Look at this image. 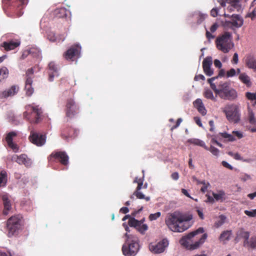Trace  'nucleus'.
<instances>
[{"mask_svg":"<svg viewBox=\"0 0 256 256\" xmlns=\"http://www.w3.org/2000/svg\"><path fill=\"white\" fill-rule=\"evenodd\" d=\"M192 218V214H182L176 212L170 214L166 218L165 222L168 228L172 231L182 232L190 226L189 222Z\"/></svg>","mask_w":256,"mask_h":256,"instance_id":"f257e3e1","label":"nucleus"},{"mask_svg":"<svg viewBox=\"0 0 256 256\" xmlns=\"http://www.w3.org/2000/svg\"><path fill=\"white\" fill-rule=\"evenodd\" d=\"M204 232V228L200 227L182 236L180 240V244L188 250H196L204 244L207 238L208 234L206 233L202 234L200 238L198 236V234Z\"/></svg>","mask_w":256,"mask_h":256,"instance_id":"f03ea898","label":"nucleus"},{"mask_svg":"<svg viewBox=\"0 0 256 256\" xmlns=\"http://www.w3.org/2000/svg\"><path fill=\"white\" fill-rule=\"evenodd\" d=\"M25 112L23 114L24 119L30 124H37L42 119V110L38 105L32 103L25 106Z\"/></svg>","mask_w":256,"mask_h":256,"instance_id":"7ed1b4c3","label":"nucleus"},{"mask_svg":"<svg viewBox=\"0 0 256 256\" xmlns=\"http://www.w3.org/2000/svg\"><path fill=\"white\" fill-rule=\"evenodd\" d=\"M125 236L126 240L122 247V253L126 256H134L140 248L138 238L136 235L127 233L125 234Z\"/></svg>","mask_w":256,"mask_h":256,"instance_id":"20e7f679","label":"nucleus"},{"mask_svg":"<svg viewBox=\"0 0 256 256\" xmlns=\"http://www.w3.org/2000/svg\"><path fill=\"white\" fill-rule=\"evenodd\" d=\"M232 39L231 33L228 32H224L222 34L218 36L216 40L217 48L224 53L228 52L234 46Z\"/></svg>","mask_w":256,"mask_h":256,"instance_id":"39448f33","label":"nucleus"},{"mask_svg":"<svg viewBox=\"0 0 256 256\" xmlns=\"http://www.w3.org/2000/svg\"><path fill=\"white\" fill-rule=\"evenodd\" d=\"M22 226V216L21 214H15L10 217L6 222L8 236L12 237L17 234Z\"/></svg>","mask_w":256,"mask_h":256,"instance_id":"423d86ee","label":"nucleus"},{"mask_svg":"<svg viewBox=\"0 0 256 256\" xmlns=\"http://www.w3.org/2000/svg\"><path fill=\"white\" fill-rule=\"evenodd\" d=\"M222 111L230 122L237 123L240 120V110L237 105L234 104L227 105Z\"/></svg>","mask_w":256,"mask_h":256,"instance_id":"0eeeda50","label":"nucleus"},{"mask_svg":"<svg viewBox=\"0 0 256 256\" xmlns=\"http://www.w3.org/2000/svg\"><path fill=\"white\" fill-rule=\"evenodd\" d=\"M50 162H60L64 166H67L68 164L69 157L65 152L54 151L48 158Z\"/></svg>","mask_w":256,"mask_h":256,"instance_id":"6e6552de","label":"nucleus"},{"mask_svg":"<svg viewBox=\"0 0 256 256\" xmlns=\"http://www.w3.org/2000/svg\"><path fill=\"white\" fill-rule=\"evenodd\" d=\"M65 111L66 117L72 118L79 113L80 107L73 98H69L66 100Z\"/></svg>","mask_w":256,"mask_h":256,"instance_id":"1a4fd4ad","label":"nucleus"},{"mask_svg":"<svg viewBox=\"0 0 256 256\" xmlns=\"http://www.w3.org/2000/svg\"><path fill=\"white\" fill-rule=\"evenodd\" d=\"M127 219H129L128 224L130 227H134L140 233L143 234L148 230V226L146 224H143L144 219L138 220L134 218L130 217L129 214L126 215L122 219V221H124Z\"/></svg>","mask_w":256,"mask_h":256,"instance_id":"9d476101","label":"nucleus"},{"mask_svg":"<svg viewBox=\"0 0 256 256\" xmlns=\"http://www.w3.org/2000/svg\"><path fill=\"white\" fill-rule=\"evenodd\" d=\"M81 47L78 44L71 46L63 54L64 58L70 61H74L80 56Z\"/></svg>","mask_w":256,"mask_h":256,"instance_id":"9b49d317","label":"nucleus"},{"mask_svg":"<svg viewBox=\"0 0 256 256\" xmlns=\"http://www.w3.org/2000/svg\"><path fill=\"white\" fill-rule=\"evenodd\" d=\"M4 8L10 10H20L24 8V6L28 2V0H2Z\"/></svg>","mask_w":256,"mask_h":256,"instance_id":"f8f14e48","label":"nucleus"},{"mask_svg":"<svg viewBox=\"0 0 256 256\" xmlns=\"http://www.w3.org/2000/svg\"><path fill=\"white\" fill-rule=\"evenodd\" d=\"M218 77H212L208 78V82L210 84L211 88L214 92L216 94H218L220 96V94H222V92H224L230 88V84L228 82H220L218 84L219 88H217L216 85L213 82Z\"/></svg>","mask_w":256,"mask_h":256,"instance_id":"ddd939ff","label":"nucleus"},{"mask_svg":"<svg viewBox=\"0 0 256 256\" xmlns=\"http://www.w3.org/2000/svg\"><path fill=\"white\" fill-rule=\"evenodd\" d=\"M244 24V20L238 14H234L231 16L230 20H226L224 22V26L232 28H240Z\"/></svg>","mask_w":256,"mask_h":256,"instance_id":"4468645a","label":"nucleus"},{"mask_svg":"<svg viewBox=\"0 0 256 256\" xmlns=\"http://www.w3.org/2000/svg\"><path fill=\"white\" fill-rule=\"evenodd\" d=\"M168 245V241L164 238L156 244H150L149 248L151 252L154 254H160L164 252Z\"/></svg>","mask_w":256,"mask_h":256,"instance_id":"2eb2a0df","label":"nucleus"},{"mask_svg":"<svg viewBox=\"0 0 256 256\" xmlns=\"http://www.w3.org/2000/svg\"><path fill=\"white\" fill-rule=\"evenodd\" d=\"M28 139L30 142L37 146H40L44 145L46 140V136L45 135L40 134L31 132Z\"/></svg>","mask_w":256,"mask_h":256,"instance_id":"dca6fc26","label":"nucleus"},{"mask_svg":"<svg viewBox=\"0 0 256 256\" xmlns=\"http://www.w3.org/2000/svg\"><path fill=\"white\" fill-rule=\"evenodd\" d=\"M18 132L16 131H12L8 133L5 140L8 147L12 148L14 152H16L18 150V146L17 144L13 142L14 138L16 137Z\"/></svg>","mask_w":256,"mask_h":256,"instance_id":"f3484780","label":"nucleus"},{"mask_svg":"<svg viewBox=\"0 0 256 256\" xmlns=\"http://www.w3.org/2000/svg\"><path fill=\"white\" fill-rule=\"evenodd\" d=\"M212 64V58L211 56L206 57L202 62V68L204 73L208 76L214 74V70L211 66Z\"/></svg>","mask_w":256,"mask_h":256,"instance_id":"a211bd4d","label":"nucleus"},{"mask_svg":"<svg viewBox=\"0 0 256 256\" xmlns=\"http://www.w3.org/2000/svg\"><path fill=\"white\" fill-rule=\"evenodd\" d=\"M12 162H15L19 164H24L26 166H29L31 165L32 162L25 154H22L20 156L14 154L11 158Z\"/></svg>","mask_w":256,"mask_h":256,"instance_id":"6ab92c4d","label":"nucleus"},{"mask_svg":"<svg viewBox=\"0 0 256 256\" xmlns=\"http://www.w3.org/2000/svg\"><path fill=\"white\" fill-rule=\"evenodd\" d=\"M48 80L52 82L56 76H58V68L57 65L53 62H52L48 64Z\"/></svg>","mask_w":256,"mask_h":256,"instance_id":"aec40b11","label":"nucleus"},{"mask_svg":"<svg viewBox=\"0 0 256 256\" xmlns=\"http://www.w3.org/2000/svg\"><path fill=\"white\" fill-rule=\"evenodd\" d=\"M77 136V130L69 126L64 128L62 131L61 136L64 139L68 138H74Z\"/></svg>","mask_w":256,"mask_h":256,"instance_id":"412c9836","label":"nucleus"},{"mask_svg":"<svg viewBox=\"0 0 256 256\" xmlns=\"http://www.w3.org/2000/svg\"><path fill=\"white\" fill-rule=\"evenodd\" d=\"M246 66L256 72V58L252 54H246L244 57Z\"/></svg>","mask_w":256,"mask_h":256,"instance_id":"4be33fe9","label":"nucleus"},{"mask_svg":"<svg viewBox=\"0 0 256 256\" xmlns=\"http://www.w3.org/2000/svg\"><path fill=\"white\" fill-rule=\"evenodd\" d=\"M219 96L223 99L232 100L236 98L237 92L234 88H229L220 94Z\"/></svg>","mask_w":256,"mask_h":256,"instance_id":"5701e85b","label":"nucleus"},{"mask_svg":"<svg viewBox=\"0 0 256 256\" xmlns=\"http://www.w3.org/2000/svg\"><path fill=\"white\" fill-rule=\"evenodd\" d=\"M20 41L16 40V41L10 40V42H4L0 44L1 47H3L4 50L6 51L14 50L20 45Z\"/></svg>","mask_w":256,"mask_h":256,"instance_id":"b1692460","label":"nucleus"},{"mask_svg":"<svg viewBox=\"0 0 256 256\" xmlns=\"http://www.w3.org/2000/svg\"><path fill=\"white\" fill-rule=\"evenodd\" d=\"M18 86H12L8 90L0 92V98H2L13 96L18 92Z\"/></svg>","mask_w":256,"mask_h":256,"instance_id":"393cba45","label":"nucleus"},{"mask_svg":"<svg viewBox=\"0 0 256 256\" xmlns=\"http://www.w3.org/2000/svg\"><path fill=\"white\" fill-rule=\"evenodd\" d=\"M226 2L230 4V6H228V10L231 12L236 10L239 12L241 9V4L240 0H226Z\"/></svg>","mask_w":256,"mask_h":256,"instance_id":"a878e982","label":"nucleus"},{"mask_svg":"<svg viewBox=\"0 0 256 256\" xmlns=\"http://www.w3.org/2000/svg\"><path fill=\"white\" fill-rule=\"evenodd\" d=\"M2 200L4 206V210H3V214L4 215H7L8 212L12 208V204L10 200L8 195L7 194H4L2 196Z\"/></svg>","mask_w":256,"mask_h":256,"instance_id":"bb28decb","label":"nucleus"},{"mask_svg":"<svg viewBox=\"0 0 256 256\" xmlns=\"http://www.w3.org/2000/svg\"><path fill=\"white\" fill-rule=\"evenodd\" d=\"M193 104L194 106L202 115L205 116L206 114V110L201 99L197 98Z\"/></svg>","mask_w":256,"mask_h":256,"instance_id":"cd10ccee","label":"nucleus"},{"mask_svg":"<svg viewBox=\"0 0 256 256\" xmlns=\"http://www.w3.org/2000/svg\"><path fill=\"white\" fill-rule=\"evenodd\" d=\"M32 80L30 78H26L25 82V90L26 95L28 96H31L34 92V89L32 87Z\"/></svg>","mask_w":256,"mask_h":256,"instance_id":"c85d7f7f","label":"nucleus"},{"mask_svg":"<svg viewBox=\"0 0 256 256\" xmlns=\"http://www.w3.org/2000/svg\"><path fill=\"white\" fill-rule=\"evenodd\" d=\"M238 236L244 239V246L248 242V240L250 237V232L244 231L243 228H240L237 232Z\"/></svg>","mask_w":256,"mask_h":256,"instance_id":"c756f323","label":"nucleus"},{"mask_svg":"<svg viewBox=\"0 0 256 256\" xmlns=\"http://www.w3.org/2000/svg\"><path fill=\"white\" fill-rule=\"evenodd\" d=\"M240 80L244 84L247 86H250L252 84L250 76L245 72L240 74L238 77Z\"/></svg>","mask_w":256,"mask_h":256,"instance_id":"7c9ffc66","label":"nucleus"},{"mask_svg":"<svg viewBox=\"0 0 256 256\" xmlns=\"http://www.w3.org/2000/svg\"><path fill=\"white\" fill-rule=\"evenodd\" d=\"M187 142L194 145L198 146L204 148V149H208V147L205 144V143L202 140L198 138H190L187 140Z\"/></svg>","mask_w":256,"mask_h":256,"instance_id":"2f4dec72","label":"nucleus"},{"mask_svg":"<svg viewBox=\"0 0 256 256\" xmlns=\"http://www.w3.org/2000/svg\"><path fill=\"white\" fill-rule=\"evenodd\" d=\"M67 10L64 8H56L54 14L58 18H62L67 16Z\"/></svg>","mask_w":256,"mask_h":256,"instance_id":"473e14b6","label":"nucleus"},{"mask_svg":"<svg viewBox=\"0 0 256 256\" xmlns=\"http://www.w3.org/2000/svg\"><path fill=\"white\" fill-rule=\"evenodd\" d=\"M232 234V230L224 231L220 235L219 239L221 241L228 240Z\"/></svg>","mask_w":256,"mask_h":256,"instance_id":"72a5a7b5","label":"nucleus"},{"mask_svg":"<svg viewBox=\"0 0 256 256\" xmlns=\"http://www.w3.org/2000/svg\"><path fill=\"white\" fill-rule=\"evenodd\" d=\"M244 246L248 248L256 249V236H252L250 240H248L246 246Z\"/></svg>","mask_w":256,"mask_h":256,"instance_id":"f704fd0d","label":"nucleus"},{"mask_svg":"<svg viewBox=\"0 0 256 256\" xmlns=\"http://www.w3.org/2000/svg\"><path fill=\"white\" fill-rule=\"evenodd\" d=\"M7 173L5 170L0 172V187L6 186L7 182Z\"/></svg>","mask_w":256,"mask_h":256,"instance_id":"c9c22d12","label":"nucleus"},{"mask_svg":"<svg viewBox=\"0 0 256 256\" xmlns=\"http://www.w3.org/2000/svg\"><path fill=\"white\" fill-rule=\"evenodd\" d=\"M226 218L225 216L222 214L220 215L217 220L214 222V226L216 228L221 226L225 222Z\"/></svg>","mask_w":256,"mask_h":256,"instance_id":"e433bc0d","label":"nucleus"},{"mask_svg":"<svg viewBox=\"0 0 256 256\" xmlns=\"http://www.w3.org/2000/svg\"><path fill=\"white\" fill-rule=\"evenodd\" d=\"M218 135L220 136L222 138L226 139L227 141L228 142H234L236 140V138L233 135L228 134L226 132H220Z\"/></svg>","mask_w":256,"mask_h":256,"instance_id":"4c0bfd02","label":"nucleus"},{"mask_svg":"<svg viewBox=\"0 0 256 256\" xmlns=\"http://www.w3.org/2000/svg\"><path fill=\"white\" fill-rule=\"evenodd\" d=\"M8 76V70L6 67L3 66L0 68V82L7 78Z\"/></svg>","mask_w":256,"mask_h":256,"instance_id":"58836bf2","label":"nucleus"},{"mask_svg":"<svg viewBox=\"0 0 256 256\" xmlns=\"http://www.w3.org/2000/svg\"><path fill=\"white\" fill-rule=\"evenodd\" d=\"M133 195L135 196L138 199H144L147 202L150 200V198L149 196H145L140 192V190H135Z\"/></svg>","mask_w":256,"mask_h":256,"instance_id":"ea45409f","label":"nucleus"},{"mask_svg":"<svg viewBox=\"0 0 256 256\" xmlns=\"http://www.w3.org/2000/svg\"><path fill=\"white\" fill-rule=\"evenodd\" d=\"M204 96L205 98L208 99H210L212 100H215V98L214 96L213 93L212 91L209 89L206 90L204 93Z\"/></svg>","mask_w":256,"mask_h":256,"instance_id":"a19ab883","label":"nucleus"},{"mask_svg":"<svg viewBox=\"0 0 256 256\" xmlns=\"http://www.w3.org/2000/svg\"><path fill=\"white\" fill-rule=\"evenodd\" d=\"M209 150L214 156H218L219 154V150L214 146H211L208 149H206Z\"/></svg>","mask_w":256,"mask_h":256,"instance_id":"79ce46f5","label":"nucleus"},{"mask_svg":"<svg viewBox=\"0 0 256 256\" xmlns=\"http://www.w3.org/2000/svg\"><path fill=\"white\" fill-rule=\"evenodd\" d=\"M225 196V193L223 191H220L218 193L216 194H214V198L216 200H222Z\"/></svg>","mask_w":256,"mask_h":256,"instance_id":"37998d69","label":"nucleus"},{"mask_svg":"<svg viewBox=\"0 0 256 256\" xmlns=\"http://www.w3.org/2000/svg\"><path fill=\"white\" fill-rule=\"evenodd\" d=\"M248 120L250 124H254L256 122L254 114L252 110H248Z\"/></svg>","mask_w":256,"mask_h":256,"instance_id":"c03bdc74","label":"nucleus"},{"mask_svg":"<svg viewBox=\"0 0 256 256\" xmlns=\"http://www.w3.org/2000/svg\"><path fill=\"white\" fill-rule=\"evenodd\" d=\"M244 212L250 217H256V209L252 210H245Z\"/></svg>","mask_w":256,"mask_h":256,"instance_id":"a18cd8bd","label":"nucleus"},{"mask_svg":"<svg viewBox=\"0 0 256 256\" xmlns=\"http://www.w3.org/2000/svg\"><path fill=\"white\" fill-rule=\"evenodd\" d=\"M34 71L32 68H28L26 74V79L30 78L32 80Z\"/></svg>","mask_w":256,"mask_h":256,"instance_id":"49530a36","label":"nucleus"},{"mask_svg":"<svg viewBox=\"0 0 256 256\" xmlns=\"http://www.w3.org/2000/svg\"><path fill=\"white\" fill-rule=\"evenodd\" d=\"M160 215L161 213L160 212H157L155 214H152L149 216V220L151 221L156 220L160 217Z\"/></svg>","mask_w":256,"mask_h":256,"instance_id":"de8ad7c7","label":"nucleus"},{"mask_svg":"<svg viewBox=\"0 0 256 256\" xmlns=\"http://www.w3.org/2000/svg\"><path fill=\"white\" fill-rule=\"evenodd\" d=\"M246 18H250L252 20H254L256 18V11L255 9L252 10V12L248 13Z\"/></svg>","mask_w":256,"mask_h":256,"instance_id":"09e8293b","label":"nucleus"},{"mask_svg":"<svg viewBox=\"0 0 256 256\" xmlns=\"http://www.w3.org/2000/svg\"><path fill=\"white\" fill-rule=\"evenodd\" d=\"M246 96L250 100H256V94L248 92L246 93Z\"/></svg>","mask_w":256,"mask_h":256,"instance_id":"8fccbe9b","label":"nucleus"},{"mask_svg":"<svg viewBox=\"0 0 256 256\" xmlns=\"http://www.w3.org/2000/svg\"><path fill=\"white\" fill-rule=\"evenodd\" d=\"M236 74V70L233 68H232L229 70H228L226 72V77L230 78V77H232L234 76Z\"/></svg>","mask_w":256,"mask_h":256,"instance_id":"3c124183","label":"nucleus"},{"mask_svg":"<svg viewBox=\"0 0 256 256\" xmlns=\"http://www.w3.org/2000/svg\"><path fill=\"white\" fill-rule=\"evenodd\" d=\"M232 134L234 136H236L238 139H240L244 136L242 133L239 131H233Z\"/></svg>","mask_w":256,"mask_h":256,"instance_id":"603ef678","label":"nucleus"},{"mask_svg":"<svg viewBox=\"0 0 256 256\" xmlns=\"http://www.w3.org/2000/svg\"><path fill=\"white\" fill-rule=\"evenodd\" d=\"M238 54L237 53H234L233 56L232 60V62L234 64H237L238 63Z\"/></svg>","mask_w":256,"mask_h":256,"instance_id":"864d4df0","label":"nucleus"},{"mask_svg":"<svg viewBox=\"0 0 256 256\" xmlns=\"http://www.w3.org/2000/svg\"><path fill=\"white\" fill-rule=\"evenodd\" d=\"M182 120L181 118H178L176 120V124L171 128V130H174L176 128L180 125Z\"/></svg>","mask_w":256,"mask_h":256,"instance_id":"5fc2aeb1","label":"nucleus"},{"mask_svg":"<svg viewBox=\"0 0 256 256\" xmlns=\"http://www.w3.org/2000/svg\"><path fill=\"white\" fill-rule=\"evenodd\" d=\"M218 8H213L210 11V15L213 17H216L218 16Z\"/></svg>","mask_w":256,"mask_h":256,"instance_id":"6e6d98bb","label":"nucleus"},{"mask_svg":"<svg viewBox=\"0 0 256 256\" xmlns=\"http://www.w3.org/2000/svg\"><path fill=\"white\" fill-rule=\"evenodd\" d=\"M194 80L196 81H198L200 80H205V77L204 76H203L202 74H196L194 76Z\"/></svg>","mask_w":256,"mask_h":256,"instance_id":"4d7b16f0","label":"nucleus"},{"mask_svg":"<svg viewBox=\"0 0 256 256\" xmlns=\"http://www.w3.org/2000/svg\"><path fill=\"white\" fill-rule=\"evenodd\" d=\"M222 164L224 167L230 170H232L233 169V167L226 161H222Z\"/></svg>","mask_w":256,"mask_h":256,"instance_id":"13d9d810","label":"nucleus"},{"mask_svg":"<svg viewBox=\"0 0 256 256\" xmlns=\"http://www.w3.org/2000/svg\"><path fill=\"white\" fill-rule=\"evenodd\" d=\"M218 27V24L217 23L214 24L210 27V30L212 32H214L216 30Z\"/></svg>","mask_w":256,"mask_h":256,"instance_id":"bf43d9fd","label":"nucleus"},{"mask_svg":"<svg viewBox=\"0 0 256 256\" xmlns=\"http://www.w3.org/2000/svg\"><path fill=\"white\" fill-rule=\"evenodd\" d=\"M171 178L174 180H177L179 178V174L178 172H173L171 174Z\"/></svg>","mask_w":256,"mask_h":256,"instance_id":"052dcab7","label":"nucleus"},{"mask_svg":"<svg viewBox=\"0 0 256 256\" xmlns=\"http://www.w3.org/2000/svg\"><path fill=\"white\" fill-rule=\"evenodd\" d=\"M194 120L196 122V123L200 127H202V124L201 122V120H200V118L198 117H194Z\"/></svg>","mask_w":256,"mask_h":256,"instance_id":"680f3d73","label":"nucleus"},{"mask_svg":"<svg viewBox=\"0 0 256 256\" xmlns=\"http://www.w3.org/2000/svg\"><path fill=\"white\" fill-rule=\"evenodd\" d=\"M209 186L210 184L208 182H207V184H206V185H203V186L200 188V191L203 193L206 192L207 191L208 187Z\"/></svg>","mask_w":256,"mask_h":256,"instance_id":"e2e57ef3","label":"nucleus"},{"mask_svg":"<svg viewBox=\"0 0 256 256\" xmlns=\"http://www.w3.org/2000/svg\"><path fill=\"white\" fill-rule=\"evenodd\" d=\"M214 64L216 67L220 68L222 66L221 62L218 60H214Z\"/></svg>","mask_w":256,"mask_h":256,"instance_id":"0e129e2a","label":"nucleus"},{"mask_svg":"<svg viewBox=\"0 0 256 256\" xmlns=\"http://www.w3.org/2000/svg\"><path fill=\"white\" fill-rule=\"evenodd\" d=\"M250 176L246 174H244L241 177V180L244 182H246V180H250Z\"/></svg>","mask_w":256,"mask_h":256,"instance_id":"69168bd1","label":"nucleus"},{"mask_svg":"<svg viewBox=\"0 0 256 256\" xmlns=\"http://www.w3.org/2000/svg\"><path fill=\"white\" fill-rule=\"evenodd\" d=\"M206 38L210 40V39H212L214 38V36H213L210 32H209L208 30H206Z\"/></svg>","mask_w":256,"mask_h":256,"instance_id":"338daca9","label":"nucleus"},{"mask_svg":"<svg viewBox=\"0 0 256 256\" xmlns=\"http://www.w3.org/2000/svg\"><path fill=\"white\" fill-rule=\"evenodd\" d=\"M0 256H12L10 252H4L0 250Z\"/></svg>","mask_w":256,"mask_h":256,"instance_id":"774afa93","label":"nucleus"}]
</instances>
